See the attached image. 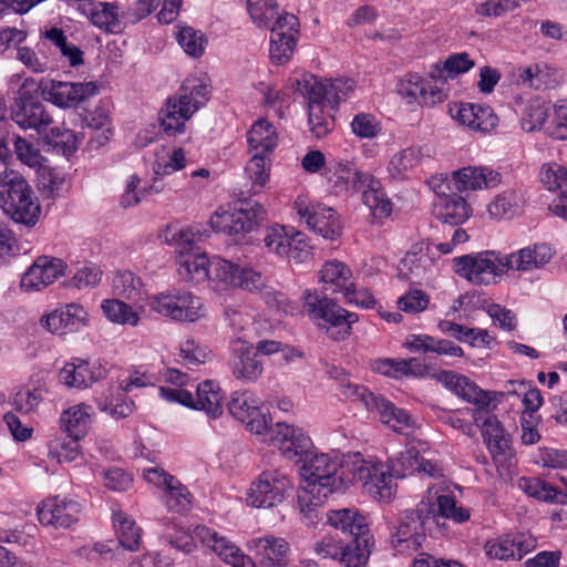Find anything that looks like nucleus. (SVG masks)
Listing matches in <instances>:
<instances>
[{"instance_id": "8", "label": "nucleus", "mask_w": 567, "mask_h": 567, "mask_svg": "<svg viewBox=\"0 0 567 567\" xmlns=\"http://www.w3.org/2000/svg\"><path fill=\"white\" fill-rule=\"evenodd\" d=\"M506 265L504 256L491 250L453 259L454 271L475 285L493 282L496 277L507 271Z\"/></svg>"}, {"instance_id": "30", "label": "nucleus", "mask_w": 567, "mask_h": 567, "mask_svg": "<svg viewBox=\"0 0 567 567\" xmlns=\"http://www.w3.org/2000/svg\"><path fill=\"white\" fill-rule=\"evenodd\" d=\"M458 192L495 188L502 183V174L488 166H466L452 173Z\"/></svg>"}, {"instance_id": "20", "label": "nucleus", "mask_w": 567, "mask_h": 567, "mask_svg": "<svg viewBox=\"0 0 567 567\" xmlns=\"http://www.w3.org/2000/svg\"><path fill=\"white\" fill-rule=\"evenodd\" d=\"M296 208L300 218L323 238L334 240L341 235V224L332 208L321 205L310 206L303 199L296 202Z\"/></svg>"}, {"instance_id": "18", "label": "nucleus", "mask_w": 567, "mask_h": 567, "mask_svg": "<svg viewBox=\"0 0 567 567\" xmlns=\"http://www.w3.org/2000/svg\"><path fill=\"white\" fill-rule=\"evenodd\" d=\"M260 400L250 392H234L227 404L229 413L247 429L261 434L268 429V419L260 409Z\"/></svg>"}, {"instance_id": "16", "label": "nucleus", "mask_w": 567, "mask_h": 567, "mask_svg": "<svg viewBox=\"0 0 567 567\" xmlns=\"http://www.w3.org/2000/svg\"><path fill=\"white\" fill-rule=\"evenodd\" d=\"M47 101L60 107H76L80 103L97 94L94 82L45 81L40 85Z\"/></svg>"}, {"instance_id": "13", "label": "nucleus", "mask_w": 567, "mask_h": 567, "mask_svg": "<svg viewBox=\"0 0 567 567\" xmlns=\"http://www.w3.org/2000/svg\"><path fill=\"white\" fill-rule=\"evenodd\" d=\"M262 217L261 205L241 202L238 207L217 209L210 217V225L219 233L239 235L251 231Z\"/></svg>"}, {"instance_id": "4", "label": "nucleus", "mask_w": 567, "mask_h": 567, "mask_svg": "<svg viewBox=\"0 0 567 567\" xmlns=\"http://www.w3.org/2000/svg\"><path fill=\"white\" fill-rule=\"evenodd\" d=\"M209 90L204 79L187 78L176 96L168 99L161 111V125L168 135L185 131V123L208 101Z\"/></svg>"}, {"instance_id": "63", "label": "nucleus", "mask_w": 567, "mask_h": 567, "mask_svg": "<svg viewBox=\"0 0 567 567\" xmlns=\"http://www.w3.org/2000/svg\"><path fill=\"white\" fill-rule=\"evenodd\" d=\"M17 158L29 167H40L42 155L40 151L29 141L21 136H16L13 142Z\"/></svg>"}, {"instance_id": "50", "label": "nucleus", "mask_w": 567, "mask_h": 567, "mask_svg": "<svg viewBox=\"0 0 567 567\" xmlns=\"http://www.w3.org/2000/svg\"><path fill=\"white\" fill-rule=\"evenodd\" d=\"M549 115V106L542 99H533L524 107L520 125L525 132L539 131Z\"/></svg>"}, {"instance_id": "37", "label": "nucleus", "mask_w": 567, "mask_h": 567, "mask_svg": "<svg viewBox=\"0 0 567 567\" xmlns=\"http://www.w3.org/2000/svg\"><path fill=\"white\" fill-rule=\"evenodd\" d=\"M517 82L534 90H546L558 86L561 73L546 63H535L518 70Z\"/></svg>"}, {"instance_id": "26", "label": "nucleus", "mask_w": 567, "mask_h": 567, "mask_svg": "<svg viewBox=\"0 0 567 567\" xmlns=\"http://www.w3.org/2000/svg\"><path fill=\"white\" fill-rule=\"evenodd\" d=\"M11 118L21 128L35 130L42 134L52 124V118L45 111L43 104L20 94L11 106Z\"/></svg>"}, {"instance_id": "34", "label": "nucleus", "mask_w": 567, "mask_h": 567, "mask_svg": "<svg viewBox=\"0 0 567 567\" xmlns=\"http://www.w3.org/2000/svg\"><path fill=\"white\" fill-rule=\"evenodd\" d=\"M233 373L236 379L245 382L256 381L262 373V362L257 359L252 347L240 339L233 343Z\"/></svg>"}, {"instance_id": "9", "label": "nucleus", "mask_w": 567, "mask_h": 567, "mask_svg": "<svg viewBox=\"0 0 567 567\" xmlns=\"http://www.w3.org/2000/svg\"><path fill=\"white\" fill-rule=\"evenodd\" d=\"M148 305L153 311L174 321L194 322L203 317L200 299L186 290L173 289L154 295Z\"/></svg>"}, {"instance_id": "52", "label": "nucleus", "mask_w": 567, "mask_h": 567, "mask_svg": "<svg viewBox=\"0 0 567 567\" xmlns=\"http://www.w3.org/2000/svg\"><path fill=\"white\" fill-rule=\"evenodd\" d=\"M80 439L58 436L49 443V456L58 463H71L80 455Z\"/></svg>"}, {"instance_id": "29", "label": "nucleus", "mask_w": 567, "mask_h": 567, "mask_svg": "<svg viewBox=\"0 0 567 567\" xmlns=\"http://www.w3.org/2000/svg\"><path fill=\"white\" fill-rule=\"evenodd\" d=\"M540 181L549 192L558 193L548 209L567 219V167L557 163L544 164L540 169Z\"/></svg>"}, {"instance_id": "43", "label": "nucleus", "mask_w": 567, "mask_h": 567, "mask_svg": "<svg viewBox=\"0 0 567 567\" xmlns=\"http://www.w3.org/2000/svg\"><path fill=\"white\" fill-rule=\"evenodd\" d=\"M334 177L332 188L334 193L340 194L351 189L360 192L367 182L371 181L372 175L358 169L350 162H338L334 166Z\"/></svg>"}, {"instance_id": "35", "label": "nucleus", "mask_w": 567, "mask_h": 567, "mask_svg": "<svg viewBox=\"0 0 567 567\" xmlns=\"http://www.w3.org/2000/svg\"><path fill=\"white\" fill-rule=\"evenodd\" d=\"M328 523L342 533H348L352 538H365L367 549H372L373 537L368 532L365 519L357 511L342 508L330 511L327 514Z\"/></svg>"}, {"instance_id": "15", "label": "nucleus", "mask_w": 567, "mask_h": 567, "mask_svg": "<svg viewBox=\"0 0 567 567\" xmlns=\"http://www.w3.org/2000/svg\"><path fill=\"white\" fill-rule=\"evenodd\" d=\"M445 81L439 80L432 74L431 79L424 80L417 74H406L396 84V92L406 103L417 102L419 104L433 106L446 99L444 90Z\"/></svg>"}, {"instance_id": "32", "label": "nucleus", "mask_w": 567, "mask_h": 567, "mask_svg": "<svg viewBox=\"0 0 567 567\" xmlns=\"http://www.w3.org/2000/svg\"><path fill=\"white\" fill-rule=\"evenodd\" d=\"M430 157V150L426 146L405 147L392 155L388 164V173L393 179H408Z\"/></svg>"}, {"instance_id": "12", "label": "nucleus", "mask_w": 567, "mask_h": 567, "mask_svg": "<svg viewBox=\"0 0 567 567\" xmlns=\"http://www.w3.org/2000/svg\"><path fill=\"white\" fill-rule=\"evenodd\" d=\"M432 512L425 502L415 509L400 514L398 524L392 528L390 539L392 546L400 553L415 551L425 539L424 517Z\"/></svg>"}, {"instance_id": "60", "label": "nucleus", "mask_w": 567, "mask_h": 567, "mask_svg": "<svg viewBox=\"0 0 567 567\" xmlns=\"http://www.w3.org/2000/svg\"><path fill=\"white\" fill-rule=\"evenodd\" d=\"M185 166V152L183 148L177 147L166 155L157 153L155 163L153 165V171L156 175H169L174 172L183 169Z\"/></svg>"}, {"instance_id": "56", "label": "nucleus", "mask_w": 567, "mask_h": 567, "mask_svg": "<svg viewBox=\"0 0 567 567\" xmlns=\"http://www.w3.org/2000/svg\"><path fill=\"white\" fill-rule=\"evenodd\" d=\"M518 486L528 496L544 502H558L563 494L538 477H522Z\"/></svg>"}, {"instance_id": "25", "label": "nucleus", "mask_w": 567, "mask_h": 567, "mask_svg": "<svg viewBox=\"0 0 567 567\" xmlns=\"http://www.w3.org/2000/svg\"><path fill=\"white\" fill-rule=\"evenodd\" d=\"M247 548L258 558L260 567H292L289 563V545L274 535L252 538Z\"/></svg>"}, {"instance_id": "24", "label": "nucleus", "mask_w": 567, "mask_h": 567, "mask_svg": "<svg viewBox=\"0 0 567 567\" xmlns=\"http://www.w3.org/2000/svg\"><path fill=\"white\" fill-rule=\"evenodd\" d=\"M65 269L66 264L62 259L40 256L23 274L21 287L27 291L41 290L63 276Z\"/></svg>"}, {"instance_id": "42", "label": "nucleus", "mask_w": 567, "mask_h": 567, "mask_svg": "<svg viewBox=\"0 0 567 567\" xmlns=\"http://www.w3.org/2000/svg\"><path fill=\"white\" fill-rule=\"evenodd\" d=\"M320 281L323 289L332 293H343L352 287L353 275L351 269L337 259L327 261L320 270Z\"/></svg>"}, {"instance_id": "28", "label": "nucleus", "mask_w": 567, "mask_h": 567, "mask_svg": "<svg viewBox=\"0 0 567 567\" xmlns=\"http://www.w3.org/2000/svg\"><path fill=\"white\" fill-rule=\"evenodd\" d=\"M81 506L78 502L53 497L43 501L37 509L39 522L45 526L70 527L78 520Z\"/></svg>"}, {"instance_id": "64", "label": "nucleus", "mask_w": 567, "mask_h": 567, "mask_svg": "<svg viewBox=\"0 0 567 567\" xmlns=\"http://www.w3.org/2000/svg\"><path fill=\"white\" fill-rule=\"evenodd\" d=\"M269 166L266 154L254 153L250 161L246 165V173L252 181V186L262 188L268 181Z\"/></svg>"}, {"instance_id": "57", "label": "nucleus", "mask_w": 567, "mask_h": 567, "mask_svg": "<svg viewBox=\"0 0 567 567\" xmlns=\"http://www.w3.org/2000/svg\"><path fill=\"white\" fill-rule=\"evenodd\" d=\"M247 9L258 28H268L278 14L274 0H247Z\"/></svg>"}, {"instance_id": "22", "label": "nucleus", "mask_w": 567, "mask_h": 567, "mask_svg": "<svg viewBox=\"0 0 567 567\" xmlns=\"http://www.w3.org/2000/svg\"><path fill=\"white\" fill-rule=\"evenodd\" d=\"M194 535L206 547L216 553L225 563L234 567H257L256 563L228 538L219 535L216 530L206 526H197Z\"/></svg>"}, {"instance_id": "55", "label": "nucleus", "mask_w": 567, "mask_h": 567, "mask_svg": "<svg viewBox=\"0 0 567 567\" xmlns=\"http://www.w3.org/2000/svg\"><path fill=\"white\" fill-rule=\"evenodd\" d=\"M420 460V452L414 447L398 453L393 458L388 462L391 474L398 478H403L416 472Z\"/></svg>"}, {"instance_id": "44", "label": "nucleus", "mask_w": 567, "mask_h": 567, "mask_svg": "<svg viewBox=\"0 0 567 567\" xmlns=\"http://www.w3.org/2000/svg\"><path fill=\"white\" fill-rule=\"evenodd\" d=\"M92 406L80 403L70 406L60 416V424L64 432L74 439L83 437L92 422Z\"/></svg>"}, {"instance_id": "54", "label": "nucleus", "mask_w": 567, "mask_h": 567, "mask_svg": "<svg viewBox=\"0 0 567 567\" xmlns=\"http://www.w3.org/2000/svg\"><path fill=\"white\" fill-rule=\"evenodd\" d=\"M297 90L308 100V109L312 104L327 105V83H322L312 74H305L296 81Z\"/></svg>"}, {"instance_id": "11", "label": "nucleus", "mask_w": 567, "mask_h": 567, "mask_svg": "<svg viewBox=\"0 0 567 567\" xmlns=\"http://www.w3.org/2000/svg\"><path fill=\"white\" fill-rule=\"evenodd\" d=\"M264 243L270 252L296 264L307 262L312 256V247L301 231L285 226L270 227Z\"/></svg>"}, {"instance_id": "39", "label": "nucleus", "mask_w": 567, "mask_h": 567, "mask_svg": "<svg viewBox=\"0 0 567 567\" xmlns=\"http://www.w3.org/2000/svg\"><path fill=\"white\" fill-rule=\"evenodd\" d=\"M434 214L443 223L460 225L470 218L472 209L462 196L451 194L437 198L434 204Z\"/></svg>"}, {"instance_id": "10", "label": "nucleus", "mask_w": 567, "mask_h": 567, "mask_svg": "<svg viewBox=\"0 0 567 567\" xmlns=\"http://www.w3.org/2000/svg\"><path fill=\"white\" fill-rule=\"evenodd\" d=\"M352 467L353 482H361L365 491L382 502H388L395 493L396 478L391 474L388 464L371 463L363 460L359 454L353 456Z\"/></svg>"}, {"instance_id": "61", "label": "nucleus", "mask_w": 567, "mask_h": 567, "mask_svg": "<svg viewBox=\"0 0 567 567\" xmlns=\"http://www.w3.org/2000/svg\"><path fill=\"white\" fill-rule=\"evenodd\" d=\"M141 178L137 175H131L126 183L125 189L121 196L120 204L123 208H131L136 206L141 200L153 190L159 193V189L154 185L150 187H141Z\"/></svg>"}, {"instance_id": "46", "label": "nucleus", "mask_w": 567, "mask_h": 567, "mask_svg": "<svg viewBox=\"0 0 567 567\" xmlns=\"http://www.w3.org/2000/svg\"><path fill=\"white\" fill-rule=\"evenodd\" d=\"M523 204V195L514 188H508L494 197L487 206V212L493 219H511L520 213Z\"/></svg>"}, {"instance_id": "38", "label": "nucleus", "mask_w": 567, "mask_h": 567, "mask_svg": "<svg viewBox=\"0 0 567 567\" xmlns=\"http://www.w3.org/2000/svg\"><path fill=\"white\" fill-rule=\"evenodd\" d=\"M87 19L100 29L117 32L121 28L118 6L110 2H84L79 7Z\"/></svg>"}, {"instance_id": "36", "label": "nucleus", "mask_w": 567, "mask_h": 567, "mask_svg": "<svg viewBox=\"0 0 567 567\" xmlns=\"http://www.w3.org/2000/svg\"><path fill=\"white\" fill-rule=\"evenodd\" d=\"M506 270L513 269L516 271H532L548 264L553 257V250L545 244L534 245L519 249L509 256H504Z\"/></svg>"}, {"instance_id": "2", "label": "nucleus", "mask_w": 567, "mask_h": 567, "mask_svg": "<svg viewBox=\"0 0 567 567\" xmlns=\"http://www.w3.org/2000/svg\"><path fill=\"white\" fill-rule=\"evenodd\" d=\"M431 377L461 399L476 405L472 416L476 423L483 420L482 435L489 451L497 454L504 453L508 447V439L501 422L495 415L484 417L485 412L483 410L489 406L491 394L480 389L467 377L453 371L443 370L432 373Z\"/></svg>"}, {"instance_id": "21", "label": "nucleus", "mask_w": 567, "mask_h": 567, "mask_svg": "<svg viewBox=\"0 0 567 567\" xmlns=\"http://www.w3.org/2000/svg\"><path fill=\"white\" fill-rule=\"evenodd\" d=\"M89 315L79 303L71 302L59 306L41 318V326L51 333L60 336L76 332L87 324Z\"/></svg>"}, {"instance_id": "23", "label": "nucleus", "mask_w": 567, "mask_h": 567, "mask_svg": "<svg viewBox=\"0 0 567 567\" xmlns=\"http://www.w3.org/2000/svg\"><path fill=\"white\" fill-rule=\"evenodd\" d=\"M271 443L288 460L302 457L311 446V440L302 427L278 422L271 429Z\"/></svg>"}, {"instance_id": "3", "label": "nucleus", "mask_w": 567, "mask_h": 567, "mask_svg": "<svg viewBox=\"0 0 567 567\" xmlns=\"http://www.w3.org/2000/svg\"><path fill=\"white\" fill-rule=\"evenodd\" d=\"M0 207L16 224L32 228L41 215V206L32 187L18 172L0 174Z\"/></svg>"}, {"instance_id": "62", "label": "nucleus", "mask_w": 567, "mask_h": 567, "mask_svg": "<svg viewBox=\"0 0 567 567\" xmlns=\"http://www.w3.org/2000/svg\"><path fill=\"white\" fill-rule=\"evenodd\" d=\"M297 38L285 37L284 33L270 34V58L276 64H284L291 58Z\"/></svg>"}, {"instance_id": "49", "label": "nucleus", "mask_w": 567, "mask_h": 567, "mask_svg": "<svg viewBox=\"0 0 567 567\" xmlns=\"http://www.w3.org/2000/svg\"><path fill=\"white\" fill-rule=\"evenodd\" d=\"M113 522L120 545L128 550L138 549L141 533L135 522L122 512L114 513Z\"/></svg>"}, {"instance_id": "6", "label": "nucleus", "mask_w": 567, "mask_h": 567, "mask_svg": "<svg viewBox=\"0 0 567 567\" xmlns=\"http://www.w3.org/2000/svg\"><path fill=\"white\" fill-rule=\"evenodd\" d=\"M292 487L291 480L286 472L279 468L266 470L250 483L246 502L252 507L270 508L282 503Z\"/></svg>"}, {"instance_id": "27", "label": "nucleus", "mask_w": 567, "mask_h": 567, "mask_svg": "<svg viewBox=\"0 0 567 567\" xmlns=\"http://www.w3.org/2000/svg\"><path fill=\"white\" fill-rule=\"evenodd\" d=\"M220 257L208 259L206 254L196 248L195 250L176 257L177 274L186 282L202 284L206 280L217 282V277L213 271V264Z\"/></svg>"}, {"instance_id": "19", "label": "nucleus", "mask_w": 567, "mask_h": 567, "mask_svg": "<svg viewBox=\"0 0 567 567\" xmlns=\"http://www.w3.org/2000/svg\"><path fill=\"white\" fill-rule=\"evenodd\" d=\"M213 265L217 282L225 287L231 286L257 291L266 285L264 276L252 268L240 267L226 259H216Z\"/></svg>"}, {"instance_id": "14", "label": "nucleus", "mask_w": 567, "mask_h": 567, "mask_svg": "<svg viewBox=\"0 0 567 567\" xmlns=\"http://www.w3.org/2000/svg\"><path fill=\"white\" fill-rule=\"evenodd\" d=\"M313 550L319 558L338 559L343 567H364L370 557L365 538H352L343 544L332 536H324L315 543Z\"/></svg>"}, {"instance_id": "58", "label": "nucleus", "mask_w": 567, "mask_h": 567, "mask_svg": "<svg viewBox=\"0 0 567 567\" xmlns=\"http://www.w3.org/2000/svg\"><path fill=\"white\" fill-rule=\"evenodd\" d=\"M177 42L187 55L198 58L203 55L207 40L200 31L182 27L177 33Z\"/></svg>"}, {"instance_id": "31", "label": "nucleus", "mask_w": 567, "mask_h": 567, "mask_svg": "<svg viewBox=\"0 0 567 567\" xmlns=\"http://www.w3.org/2000/svg\"><path fill=\"white\" fill-rule=\"evenodd\" d=\"M431 254V249L424 251L422 248L408 251L400 261L398 268L399 277L420 285L429 280L437 269L434 257Z\"/></svg>"}, {"instance_id": "45", "label": "nucleus", "mask_w": 567, "mask_h": 567, "mask_svg": "<svg viewBox=\"0 0 567 567\" xmlns=\"http://www.w3.org/2000/svg\"><path fill=\"white\" fill-rule=\"evenodd\" d=\"M250 152L268 154L278 144V134L275 126L265 118L256 121L247 133Z\"/></svg>"}, {"instance_id": "51", "label": "nucleus", "mask_w": 567, "mask_h": 567, "mask_svg": "<svg viewBox=\"0 0 567 567\" xmlns=\"http://www.w3.org/2000/svg\"><path fill=\"white\" fill-rule=\"evenodd\" d=\"M112 289L122 298L137 300L143 295V282L130 270L118 271L113 277Z\"/></svg>"}, {"instance_id": "33", "label": "nucleus", "mask_w": 567, "mask_h": 567, "mask_svg": "<svg viewBox=\"0 0 567 567\" xmlns=\"http://www.w3.org/2000/svg\"><path fill=\"white\" fill-rule=\"evenodd\" d=\"M59 381L68 388L85 389L102 378L100 364L83 359H73L59 372Z\"/></svg>"}, {"instance_id": "59", "label": "nucleus", "mask_w": 567, "mask_h": 567, "mask_svg": "<svg viewBox=\"0 0 567 567\" xmlns=\"http://www.w3.org/2000/svg\"><path fill=\"white\" fill-rule=\"evenodd\" d=\"M326 106L327 105L312 104L308 109L310 131L317 138L326 136L334 127V120L332 115L326 111Z\"/></svg>"}, {"instance_id": "40", "label": "nucleus", "mask_w": 567, "mask_h": 567, "mask_svg": "<svg viewBox=\"0 0 567 567\" xmlns=\"http://www.w3.org/2000/svg\"><path fill=\"white\" fill-rule=\"evenodd\" d=\"M404 347L412 352L436 353L439 355L462 357L463 350L454 342L445 339H436L427 334H410L405 339Z\"/></svg>"}, {"instance_id": "7", "label": "nucleus", "mask_w": 567, "mask_h": 567, "mask_svg": "<svg viewBox=\"0 0 567 567\" xmlns=\"http://www.w3.org/2000/svg\"><path fill=\"white\" fill-rule=\"evenodd\" d=\"M163 399L168 402H177L185 406L204 411L208 416L216 419L223 414V399L220 386L212 380H206L196 386L195 395L184 389H158Z\"/></svg>"}, {"instance_id": "17", "label": "nucleus", "mask_w": 567, "mask_h": 567, "mask_svg": "<svg viewBox=\"0 0 567 567\" xmlns=\"http://www.w3.org/2000/svg\"><path fill=\"white\" fill-rule=\"evenodd\" d=\"M143 476L164 491L163 499L168 511L184 513L190 508V493L176 477L158 467L145 468Z\"/></svg>"}, {"instance_id": "5", "label": "nucleus", "mask_w": 567, "mask_h": 567, "mask_svg": "<svg viewBox=\"0 0 567 567\" xmlns=\"http://www.w3.org/2000/svg\"><path fill=\"white\" fill-rule=\"evenodd\" d=\"M306 307L318 322V329L333 341H342L351 334V326L358 321V315L350 312L333 300L318 298L310 292L306 297Z\"/></svg>"}, {"instance_id": "1", "label": "nucleus", "mask_w": 567, "mask_h": 567, "mask_svg": "<svg viewBox=\"0 0 567 567\" xmlns=\"http://www.w3.org/2000/svg\"><path fill=\"white\" fill-rule=\"evenodd\" d=\"M353 457L343 461L338 453H309L303 455L300 476L302 480L298 491L301 504H322L336 491L353 483Z\"/></svg>"}, {"instance_id": "41", "label": "nucleus", "mask_w": 567, "mask_h": 567, "mask_svg": "<svg viewBox=\"0 0 567 567\" xmlns=\"http://www.w3.org/2000/svg\"><path fill=\"white\" fill-rule=\"evenodd\" d=\"M158 238L176 249V257L185 255L199 248L197 243L200 240V234L194 231L190 227H184L179 224L166 225L159 230Z\"/></svg>"}, {"instance_id": "48", "label": "nucleus", "mask_w": 567, "mask_h": 567, "mask_svg": "<svg viewBox=\"0 0 567 567\" xmlns=\"http://www.w3.org/2000/svg\"><path fill=\"white\" fill-rule=\"evenodd\" d=\"M101 309L107 320L116 324L136 327L141 319L138 312L118 299L103 300Z\"/></svg>"}, {"instance_id": "53", "label": "nucleus", "mask_w": 567, "mask_h": 567, "mask_svg": "<svg viewBox=\"0 0 567 567\" xmlns=\"http://www.w3.org/2000/svg\"><path fill=\"white\" fill-rule=\"evenodd\" d=\"M431 513H437L440 516L452 519L455 523L467 522L471 517L470 509L457 505L456 499L450 494H441L436 496L435 505L436 509L431 508V504L426 503Z\"/></svg>"}, {"instance_id": "47", "label": "nucleus", "mask_w": 567, "mask_h": 567, "mask_svg": "<svg viewBox=\"0 0 567 567\" xmlns=\"http://www.w3.org/2000/svg\"><path fill=\"white\" fill-rule=\"evenodd\" d=\"M362 192V202L371 210L375 218H384L390 216L392 212V203L382 189L380 181L374 176L368 181Z\"/></svg>"}]
</instances>
